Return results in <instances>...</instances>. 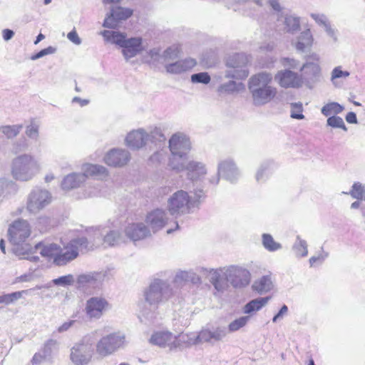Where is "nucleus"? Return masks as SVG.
Wrapping results in <instances>:
<instances>
[{
	"label": "nucleus",
	"instance_id": "20",
	"mask_svg": "<svg viewBox=\"0 0 365 365\" xmlns=\"http://www.w3.org/2000/svg\"><path fill=\"white\" fill-rule=\"evenodd\" d=\"M193 58H187L166 66L165 68L170 73H180L192 68L196 65Z\"/></svg>",
	"mask_w": 365,
	"mask_h": 365
},
{
	"label": "nucleus",
	"instance_id": "5",
	"mask_svg": "<svg viewBox=\"0 0 365 365\" xmlns=\"http://www.w3.org/2000/svg\"><path fill=\"white\" fill-rule=\"evenodd\" d=\"M107 175L105 168L97 165H87L82 174H71L67 175L61 183V187L64 190H68L80 185L81 182L88 178L98 177Z\"/></svg>",
	"mask_w": 365,
	"mask_h": 365
},
{
	"label": "nucleus",
	"instance_id": "40",
	"mask_svg": "<svg viewBox=\"0 0 365 365\" xmlns=\"http://www.w3.org/2000/svg\"><path fill=\"white\" fill-rule=\"evenodd\" d=\"M309 69V72L314 75L319 72L320 68L317 62H307L303 65L301 70Z\"/></svg>",
	"mask_w": 365,
	"mask_h": 365
},
{
	"label": "nucleus",
	"instance_id": "23",
	"mask_svg": "<svg viewBox=\"0 0 365 365\" xmlns=\"http://www.w3.org/2000/svg\"><path fill=\"white\" fill-rule=\"evenodd\" d=\"M126 234L131 240L136 241L146 237L148 230L142 223L132 224L126 228Z\"/></svg>",
	"mask_w": 365,
	"mask_h": 365
},
{
	"label": "nucleus",
	"instance_id": "8",
	"mask_svg": "<svg viewBox=\"0 0 365 365\" xmlns=\"http://www.w3.org/2000/svg\"><path fill=\"white\" fill-rule=\"evenodd\" d=\"M191 200L187 192L178 190L168 200V210L173 215H178L188 212Z\"/></svg>",
	"mask_w": 365,
	"mask_h": 365
},
{
	"label": "nucleus",
	"instance_id": "9",
	"mask_svg": "<svg viewBox=\"0 0 365 365\" xmlns=\"http://www.w3.org/2000/svg\"><path fill=\"white\" fill-rule=\"evenodd\" d=\"M9 240L14 245H20L31 235V227L27 221L15 220L9 227Z\"/></svg>",
	"mask_w": 365,
	"mask_h": 365
},
{
	"label": "nucleus",
	"instance_id": "47",
	"mask_svg": "<svg viewBox=\"0 0 365 365\" xmlns=\"http://www.w3.org/2000/svg\"><path fill=\"white\" fill-rule=\"evenodd\" d=\"M68 38L74 43L75 44H79L81 43V39L78 36V34L76 31H71L67 35Z\"/></svg>",
	"mask_w": 365,
	"mask_h": 365
},
{
	"label": "nucleus",
	"instance_id": "32",
	"mask_svg": "<svg viewBox=\"0 0 365 365\" xmlns=\"http://www.w3.org/2000/svg\"><path fill=\"white\" fill-rule=\"evenodd\" d=\"M21 128V125H5L1 127V130L8 138H11L16 136Z\"/></svg>",
	"mask_w": 365,
	"mask_h": 365
},
{
	"label": "nucleus",
	"instance_id": "10",
	"mask_svg": "<svg viewBox=\"0 0 365 365\" xmlns=\"http://www.w3.org/2000/svg\"><path fill=\"white\" fill-rule=\"evenodd\" d=\"M51 201L50 193L46 190H35L32 192L27 202V210L31 213H37Z\"/></svg>",
	"mask_w": 365,
	"mask_h": 365
},
{
	"label": "nucleus",
	"instance_id": "60",
	"mask_svg": "<svg viewBox=\"0 0 365 365\" xmlns=\"http://www.w3.org/2000/svg\"><path fill=\"white\" fill-rule=\"evenodd\" d=\"M0 249L1 250L3 253H6L4 240L3 239H1L0 241Z\"/></svg>",
	"mask_w": 365,
	"mask_h": 365
},
{
	"label": "nucleus",
	"instance_id": "6",
	"mask_svg": "<svg viewBox=\"0 0 365 365\" xmlns=\"http://www.w3.org/2000/svg\"><path fill=\"white\" fill-rule=\"evenodd\" d=\"M125 344V337L118 333L103 336L96 344V353L101 357L113 354Z\"/></svg>",
	"mask_w": 365,
	"mask_h": 365
},
{
	"label": "nucleus",
	"instance_id": "51",
	"mask_svg": "<svg viewBox=\"0 0 365 365\" xmlns=\"http://www.w3.org/2000/svg\"><path fill=\"white\" fill-rule=\"evenodd\" d=\"M346 120L349 123H356L357 122L356 115L353 112H349L346 115Z\"/></svg>",
	"mask_w": 365,
	"mask_h": 365
},
{
	"label": "nucleus",
	"instance_id": "15",
	"mask_svg": "<svg viewBox=\"0 0 365 365\" xmlns=\"http://www.w3.org/2000/svg\"><path fill=\"white\" fill-rule=\"evenodd\" d=\"M90 348L84 344H78L74 346L71 352V359L76 365L87 364L91 359Z\"/></svg>",
	"mask_w": 365,
	"mask_h": 365
},
{
	"label": "nucleus",
	"instance_id": "52",
	"mask_svg": "<svg viewBox=\"0 0 365 365\" xmlns=\"http://www.w3.org/2000/svg\"><path fill=\"white\" fill-rule=\"evenodd\" d=\"M14 36V32L13 31L10 30V29H4L3 31V37L4 38V40L6 41H8L9 39H11Z\"/></svg>",
	"mask_w": 365,
	"mask_h": 365
},
{
	"label": "nucleus",
	"instance_id": "4",
	"mask_svg": "<svg viewBox=\"0 0 365 365\" xmlns=\"http://www.w3.org/2000/svg\"><path fill=\"white\" fill-rule=\"evenodd\" d=\"M101 34L106 42L122 48V53L126 58H133L144 50L142 38H126L124 34L114 30H104Z\"/></svg>",
	"mask_w": 365,
	"mask_h": 365
},
{
	"label": "nucleus",
	"instance_id": "11",
	"mask_svg": "<svg viewBox=\"0 0 365 365\" xmlns=\"http://www.w3.org/2000/svg\"><path fill=\"white\" fill-rule=\"evenodd\" d=\"M275 79L281 87L285 88H299L303 83L302 76L289 70L279 71L275 76Z\"/></svg>",
	"mask_w": 365,
	"mask_h": 365
},
{
	"label": "nucleus",
	"instance_id": "34",
	"mask_svg": "<svg viewBox=\"0 0 365 365\" xmlns=\"http://www.w3.org/2000/svg\"><path fill=\"white\" fill-rule=\"evenodd\" d=\"M303 108L301 103L292 104L291 117L295 119H303L304 118L302 114Z\"/></svg>",
	"mask_w": 365,
	"mask_h": 365
},
{
	"label": "nucleus",
	"instance_id": "41",
	"mask_svg": "<svg viewBox=\"0 0 365 365\" xmlns=\"http://www.w3.org/2000/svg\"><path fill=\"white\" fill-rule=\"evenodd\" d=\"M56 49L52 46H48V48H46L44 49L41 50L39 52L36 53V54L33 55L31 58L32 60H36L39 58H41L46 55L51 54L55 52Z\"/></svg>",
	"mask_w": 365,
	"mask_h": 365
},
{
	"label": "nucleus",
	"instance_id": "57",
	"mask_svg": "<svg viewBox=\"0 0 365 365\" xmlns=\"http://www.w3.org/2000/svg\"><path fill=\"white\" fill-rule=\"evenodd\" d=\"M71 325V322H66L58 327V330L59 332L67 330Z\"/></svg>",
	"mask_w": 365,
	"mask_h": 365
},
{
	"label": "nucleus",
	"instance_id": "16",
	"mask_svg": "<svg viewBox=\"0 0 365 365\" xmlns=\"http://www.w3.org/2000/svg\"><path fill=\"white\" fill-rule=\"evenodd\" d=\"M130 156L125 150L113 149L105 156L104 161L109 166L120 167L127 164Z\"/></svg>",
	"mask_w": 365,
	"mask_h": 365
},
{
	"label": "nucleus",
	"instance_id": "64",
	"mask_svg": "<svg viewBox=\"0 0 365 365\" xmlns=\"http://www.w3.org/2000/svg\"><path fill=\"white\" fill-rule=\"evenodd\" d=\"M308 365H314V362L312 359H309Z\"/></svg>",
	"mask_w": 365,
	"mask_h": 365
},
{
	"label": "nucleus",
	"instance_id": "56",
	"mask_svg": "<svg viewBox=\"0 0 365 365\" xmlns=\"http://www.w3.org/2000/svg\"><path fill=\"white\" fill-rule=\"evenodd\" d=\"M284 65H289L291 68H295L297 63L296 62L292 59L286 58L284 60Z\"/></svg>",
	"mask_w": 365,
	"mask_h": 365
},
{
	"label": "nucleus",
	"instance_id": "7",
	"mask_svg": "<svg viewBox=\"0 0 365 365\" xmlns=\"http://www.w3.org/2000/svg\"><path fill=\"white\" fill-rule=\"evenodd\" d=\"M111 308L110 302L103 297H92L86 303L85 313L90 319H98Z\"/></svg>",
	"mask_w": 365,
	"mask_h": 365
},
{
	"label": "nucleus",
	"instance_id": "48",
	"mask_svg": "<svg viewBox=\"0 0 365 365\" xmlns=\"http://www.w3.org/2000/svg\"><path fill=\"white\" fill-rule=\"evenodd\" d=\"M348 75L349 73L342 71L339 68H336L332 71V78H338Z\"/></svg>",
	"mask_w": 365,
	"mask_h": 365
},
{
	"label": "nucleus",
	"instance_id": "61",
	"mask_svg": "<svg viewBox=\"0 0 365 365\" xmlns=\"http://www.w3.org/2000/svg\"><path fill=\"white\" fill-rule=\"evenodd\" d=\"M359 207V202H354L351 204L352 208H358Z\"/></svg>",
	"mask_w": 365,
	"mask_h": 365
},
{
	"label": "nucleus",
	"instance_id": "42",
	"mask_svg": "<svg viewBox=\"0 0 365 365\" xmlns=\"http://www.w3.org/2000/svg\"><path fill=\"white\" fill-rule=\"evenodd\" d=\"M72 281V275H66L55 279L53 282L56 285H67L71 284Z\"/></svg>",
	"mask_w": 365,
	"mask_h": 365
},
{
	"label": "nucleus",
	"instance_id": "13",
	"mask_svg": "<svg viewBox=\"0 0 365 365\" xmlns=\"http://www.w3.org/2000/svg\"><path fill=\"white\" fill-rule=\"evenodd\" d=\"M268 4L276 12L278 21H282L283 23H299V17L292 14L290 10L282 6L279 0H268Z\"/></svg>",
	"mask_w": 365,
	"mask_h": 365
},
{
	"label": "nucleus",
	"instance_id": "26",
	"mask_svg": "<svg viewBox=\"0 0 365 365\" xmlns=\"http://www.w3.org/2000/svg\"><path fill=\"white\" fill-rule=\"evenodd\" d=\"M271 280L268 277H262L259 280L255 282L252 288L258 293H262L268 291L271 287Z\"/></svg>",
	"mask_w": 365,
	"mask_h": 365
},
{
	"label": "nucleus",
	"instance_id": "24",
	"mask_svg": "<svg viewBox=\"0 0 365 365\" xmlns=\"http://www.w3.org/2000/svg\"><path fill=\"white\" fill-rule=\"evenodd\" d=\"M188 175L192 180L197 179L206 173L205 167L202 164L195 162H191L187 165Z\"/></svg>",
	"mask_w": 365,
	"mask_h": 365
},
{
	"label": "nucleus",
	"instance_id": "22",
	"mask_svg": "<svg viewBox=\"0 0 365 365\" xmlns=\"http://www.w3.org/2000/svg\"><path fill=\"white\" fill-rule=\"evenodd\" d=\"M148 135L142 130H133L126 137V143L132 148H139L143 146Z\"/></svg>",
	"mask_w": 365,
	"mask_h": 365
},
{
	"label": "nucleus",
	"instance_id": "14",
	"mask_svg": "<svg viewBox=\"0 0 365 365\" xmlns=\"http://www.w3.org/2000/svg\"><path fill=\"white\" fill-rule=\"evenodd\" d=\"M34 165V160L30 155H21L14 161L12 173L16 179L27 180L21 176L23 173H27Z\"/></svg>",
	"mask_w": 365,
	"mask_h": 365
},
{
	"label": "nucleus",
	"instance_id": "18",
	"mask_svg": "<svg viewBox=\"0 0 365 365\" xmlns=\"http://www.w3.org/2000/svg\"><path fill=\"white\" fill-rule=\"evenodd\" d=\"M187 140L182 135L175 134L169 140V147L173 155H178L180 157L185 154L189 149Z\"/></svg>",
	"mask_w": 365,
	"mask_h": 365
},
{
	"label": "nucleus",
	"instance_id": "28",
	"mask_svg": "<svg viewBox=\"0 0 365 365\" xmlns=\"http://www.w3.org/2000/svg\"><path fill=\"white\" fill-rule=\"evenodd\" d=\"M262 245L270 252H274L281 248V245L275 242L272 236L269 234L262 235Z\"/></svg>",
	"mask_w": 365,
	"mask_h": 365
},
{
	"label": "nucleus",
	"instance_id": "3",
	"mask_svg": "<svg viewBox=\"0 0 365 365\" xmlns=\"http://www.w3.org/2000/svg\"><path fill=\"white\" fill-rule=\"evenodd\" d=\"M272 84V74L268 72L257 73L250 78L248 87L256 104H266L276 98L277 88Z\"/></svg>",
	"mask_w": 365,
	"mask_h": 365
},
{
	"label": "nucleus",
	"instance_id": "31",
	"mask_svg": "<svg viewBox=\"0 0 365 365\" xmlns=\"http://www.w3.org/2000/svg\"><path fill=\"white\" fill-rule=\"evenodd\" d=\"M145 298L150 303L159 302L162 298V292L155 286H150L145 293Z\"/></svg>",
	"mask_w": 365,
	"mask_h": 365
},
{
	"label": "nucleus",
	"instance_id": "39",
	"mask_svg": "<svg viewBox=\"0 0 365 365\" xmlns=\"http://www.w3.org/2000/svg\"><path fill=\"white\" fill-rule=\"evenodd\" d=\"M191 79L193 82L202 83L205 84H207L210 81V77L207 73H199L193 74L191 76Z\"/></svg>",
	"mask_w": 365,
	"mask_h": 365
},
{
	"label": "nucleus",
	"instance_id": "37",
	"mask_svg": "<svg viewBox=\"0 0 365 365\" xmlns=\"http://www.w3.org/2000/svg\"><path fill=\"white\" fill-rule=\"evenodd\" d=\"M249 71L245 67H237L232 73L230 76L236 79H245L248 76Z\"/></svg>",
	"mask_w": 365,
	"mask_h": 365
},
{
	"label": "nucleus",
	"instance_id": "25",
	"mask_svg": "<svg viewBox=\"0 0 365 365\" xmlns=\"http://www.w3.org/2000/svg\"><path fill=\"white\" fill-rule=\"evenodd\" d=\"M269 299V297H264L250 301L245 305L244 308V312L246 314H250L252 312L259 310L267 303Z\"/></svg>",
	"mask_w": 365,
	"mask_h": 365
},
{
	"label": "nucleus",
	"instance_id": "53",
	"mask_svg": "<svg viewBox=\"0 0 365 365\" xmlns=\"http://www.w3.org/2000/svg\"><path fill=\"white\" fill-rule=\"evenodd\" d=\"M287 307L286 305H284L279 310L277 314H276L273 318V322H275L278 317H279L283 314L287 313Z\"/></svg>",
	"mask_w": 365,
	"mask_h": 365
},
{
	"label": "nucleus",
	"instance_id": "30",
	"mask_svg": "<svg viewBox=\"0 0 365 365\" xmlns=\"http://www.w3.org/2000/svg\"><path fill=\"white\" fill-rule=\"evenodd\" d=\"M313 38L309 30L303 32L297 43V48L299 50H303L312 44Z\"/></svg>",
	"mask_w": 365,
	"mask_h": 365
},
{
	"label": "nucleus",
	"instance_id": "55",
	"mask_svg": "<svg viewBox=\"0 0 365 365\" xmlns=\"http://www.w3.org/2000/svg\"><path fill=\"white\" fill-rule=\"evenodd\" d=\"M225 334L222 331H217L216 332L213 333L212 337L215 339L216 340H220L224 336Z\"/></svg>",
	"mask_w": 365,
	"mask_h": 365
},
{
	"label": "nucleus",
	"instance_id": "54",
	"mask_svg": "<svg viewBox=\"0 0 365 365\" xmlns=\"http://www.w3.org/2000/svg\"><path fill=\"white\" fill-rule=\"evenodd\" d=\"M37 128H36L34 126L29 127L26 130V133L29 136L35 135L36 134H37Z\"/></svg>",
	"mask_w": 365,
	"mask_h": 365
},
{
	"label": "nucleus",
	"instance_id": "58",
	"mask_svg": "<svg viewBox=\"0 0 365 365\" xmlns=\"http://www.w3.org/2000/svg\"><path fill=\"white\" fill-rule=\"evenodd\" d=\"M122 0H103V3L104 4H118Z\"/></svg>",
	"mask_w": 365,
	"mask_h": 365
},
{
	"label": "nucleus",
	"instance_id": "17",
	"mask_svg": "<svg viewBox=\"0 0 365 365\" xmlns=\"http://www.w3.org/2000/svg\"><path fill=\"white\" fill-rule=\"evenodd\" d=\"M228 277L232 285L235 287H245L250 282V272L241 267H232L229 270Z\"/></svg>",
	"mask_w": 365,
	"mask_h": 365
},
{
	"label": "nucleus",
	"instance_id": "1",
	"mask_svg": "<svg viewBox=\"0 0 365 365\" xmlns=\"http://www.w3.org/2000/svg\"><path fill=\"white\" fill-rule=\"evenodd\" d=\"M35 248L48 261L52 260L57 266H64L76 259L81 252L88 250L89 241L87 237L82 235L71 240L63 247L55 243H38Z\"/></svg>",
	"mask_w": 365,
	"mask_h": 365
},
{
	"label": "nucleus",
	"instance_id": "43",
	"mask_svg": "<svg viewBox=\"0 0 365 365\" xmlns=\"http://www.w3.org/2000/svg\"><path fill=\"white\" fill-rule=\"evenodd\" d=\"M118 238V235L115 232H110L107 234L104 237V242L109 246L114 245L117 239Z\"/></svg>",
	"mask_w": 365,
	"mask_h": 365
},
{
	"label": "nucleus",
	"instance_id": "33",
	"mask_svg": "<svg viewBox=\"0 0 365 365\" xmlns=\"http://www.w3.org/2000/svg\"><path fill=\"white\" fill-rule=\"evenodd\" d=\"M249 317H240L229 324V329L230 331H235L244 327L247 322Z\"/></svg>",
	"mask_w": 365,
	"mask_h": 365
},
{
	"label": "nucleus",
	"instance_id": "46",
	"mask_svg": "<svg viewBox=\"0 0 365 365\" xmlns=\"http://www.w3.org/2000/svg\"><path fill=\"white\" fill-rule=\"evenodd\" d=\"M311 16L316 23H327L329 21L327 16L324 14H312Z\"/></svg>",
	"mask_w": 365,
	"mask_h": 365
},
{
	"label": "nucleus",
	"instance_id": "2",
	"mask_svg": "<svg viewBox=\"0 0 365 365\" xmlns=\"http://www.w3.org/2000/svg\"><path fill=\"white\" fill-rule=\"evenodd\" d=\"M35 248L48 261L52 260L57 266H64L76 259L81 252L88 250L89 241L87 237L82 235L71 240L63 247L55 243H38Z\"/></svg>",
	"mask_w": 365,
	"mask_h": 365
},
{
	"label": "nucleus",
	"instance_id": "49",
	"mask_svg": "<svg viewBox=\"0 0 365 365\" xmlns=\"http://www.w3.org/2000/svg\"><path fill=\"white\" fill-rule=\"evenodd\" d=\"M43 358L44 356L42 354L36 353L31 359V363L33 365H37L43 361Z\"/></svg>",
	"mask_w": 365,
	"mask_h": 365
},
{
	"label": "nucleus",
	"instance_id": "27",
	"mask_svg": "<svg viewBox=\"0 0 365 365\" xmlns=\"http://www.w3.org/2000/svg\"><path fill=\"white\" fill-rule=\"evenodd\" d=\"M343 110V107L337 103H329L322 108V113L325 116L336 115Z\"/></svg>",
	"mask_w": 365,
	"mask_h": 365
},
{
	"label": "nucleus",
	"instance_id": "44",
	"mask_svg": "<svg viewBox=\"0 0 365 365\" xmlns=\"http://www.w3.org/2000/svg\"><path fill=\"white\" fill-rule=\"evenodd\" d=\"M211 282L212 284L215 286V289L217 290H221L223 287L222 284L221 283V278L218 273L215 272L211 277Z\"/></svg>",
	"mask_w": 365,
	"mask_h": 365
},
{
	"label": "nucleus",
	"instance_id": "12",
	"mask_svg": "<svg viewBox=\"0 0 365 365\" xmlns=\"http://www.w3.org/2000/svg\"><path fill=\"white\" fill-rule=\"evenodd\" d=\"M150 341L159 346H169L170 349L178 347L180 344L177 336L166 331L155 332L151 336Z\"/></svg>",
	"mask_w": 365,
	"mask_h": 365
},
{
	"label": "nucleus",
	"instance_id": "19",
	"mask_svg": "<svg viewBox=\"0 0 365 365\" xmlns=\"http://www.w3.org/2000/svg\"><path fill=\"white\" fill-rule=\"evenodd\" d=\"M133 11L128 8L121 6H112L109 14L105 18L103 23H112V21H125L133 15Z\"/></svg>",
	"mask_w": 365,
	"mask_h": 365
},
{
	"label": "nucleus",
	"instance_id": "38",
	"mask_svg": "<svg viewBox=\"0 0 365 365\" xmlns=\"http://www.w3.org/2000/svg\"><path fill=\"white\" fill-rule=\"evenodd\" d=\"M180 52V48L178 45H174L167 48L164 52V57L167 59H171L178 56Z\"/></svg>",
	"mask_w": 365,
	"mask_h": 365
},
{
	"label": "nucleus",
	"instance_id": "35",
	"mask_svg": "<svg viewBox=\"0 0 365 365\" xmlns=\"http://www.w3.org/2000/svg\"><path fill=\"white\" fill-rule=\"evenodd\" d=\"M364 190L361 185L359 182H355L349 192L352 197L356 199H361L363 197Z\"/></svg>",
	"mask_w": 365,
	"mask_h": 365
},
{
	"label": "nucleus",
	"instance_id": "59",
	"mask_svg": "<svg viewBox=\"0 0 365 365\" xmlns=\"http://www.w3.org/2000/svg\"><path fill=\"white\" fill-rule=\"evenodd\" d=\"M45 38V36L42 34H39L38 36L36 37V40L34 41L35 44L38 43L41 40H43Z\"/></svg>",
	"mask_w": 365,
	"mask_h": 365
},
{
	"label": "nucleus",
	"instance_id": "21",
	"mask_svg": "<svg viewBox=\"0 0 365 365\" xmlns=\"http://www.w3.org/2000/svg\"><path fill=\"white\" fill-rule=\"evenodd\" d=\"M146 222L154 230L162 228L165 225V213L162 210H155L146 217Z\"/></svg>",
	"mask_w": 365,
	"mask_h": 365
},
{
	"label": "nucleus",
	"instance_id": "36",
	"mask_svg": "<svg viewBox=\"0 0 365 365\" xmlns=\"http://www.w3.org/2000/svg\"><path fill=\"white\" fill-rule=\"evenodd\" d=\"M327 124L334 128H341L346 130L343 119L340 117L330 116L327 119Z\"/></svg>",
	"mask_w": 365,
	"mask_h": 365
},
{
	"label": "nucleus",
	"instance_id": "29",
	"mask_svg": "<svg viewBox=\"0 0 365 365\" xmlns=\"http://www.w3.org/2000/svg\"><path fill=\"white\" fill-rule=\"evenodd\" d=\"M26 290H22L19 292H15L10 294H6L0 296V304H4L6 305L14 303L15 301L20 299L22 295L26 293Z\"/></svg>",
	"mask_w": 365,
	"mask_h": 365
},
{
	"label": "nucleus",
	"instance_id": "62",
	"mask_svg": "<svg viewBox=\"0 0 365 365\" xmlns=\"http://www.w3.org/2000/svg\"><path fill=\"white\" fill-rule=\"evenodd\" d=\"M253 1L258 6H262V0H253Z\"/></svg>",
	"mask_w": 365,
	"mask_h": 365
},
{
	"label": "nucleus",
	"instance_id": "50",
	"mask_svg": "<svg viewBox=\"0 0 365 365\" xmlns=\"http://www.w3.org/2000/svg\"><path fill=\"white\" fill-rule=\"evenodd\" d=\"M324 258L322 256L319 255L317 257H312L309 259V263L311 266H314L317 264H320L323 262Z\"/></svg>",
	"mask_w": 365,
	"mask_h": 365
},
{
	"label": "nucleus",
	"instance_id": "45",
	"mask_svg": "<svg viewBox=\"0 0 365 365\" xmlns=\"http://www.w3.org/2000/svg\"><path fill=\"white\" fill-rule=\"evenodd\" d=\"M296 250L298 252L299 255L301 256H306L308 253L307 248L305 242H299L296 246H295Z\"/></svg>",
	"mask_w": 365,
	"mask_h": 365
},
{
	"label": "nucleus",
	"instance_id": "63",
	"mask_svg": "<svg viewBox=\"0 0 365 365\" xmlns=\"http://www.w3.org/2000/svg\"><path fill=\"white\" fill-rule=\"evenodd\" d=\"M239 3L240 4H245L248 2L250 0H237Z\"/></svg>",
	"mask_w": 365,
	"mask_h": 365
}]
</instances>
